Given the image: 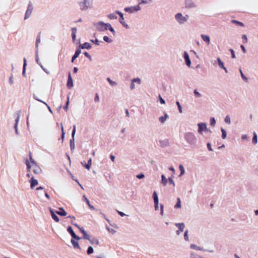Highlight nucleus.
Segmentation results:
<instances>
[{"instance_id": "nucleus-25", "label": "nucleus", "mask_w": 258, "mask_h": 258, "mask_svg": "<svg viewBox=\"0 0 258 258\" xmlns=\"http://www.w3.org/2000/svg\"><path fill=\"white\" fill-rule=\"evenodd\" d=\"M89 241L92 244L98 245L99 243L98 239L95 238L90 239Z\"/></svg>"}, {"instance_id": "nucleus-41", "label": "nucleus", "mask_w": 258, "mask_h": 258, "mask_svg": "<svg viewBox=\"0 0 258 258\" xmlns=\"http://www.w3.org/2000/svg\"><path fill=\"white\" fill-rule=\"evenodd\" d=\"M103 40L106 42H111V40L107 36L103 37Z\"/></svg>"}, {"instance_id": "nucleus-61", "label": "nucleus", "mask_w": 258, "mask_h": 258, "mask_svg": "<svg viewBox=\"0 0 258 258\" xmlns=\"http://www.w3.org/2000/svg\"><path fill=\"white\" fill-rule=\"evenodd\" d=\"M240 48H241V49H242V51L243 52V53H246V50L245 49V47L243 45H241Z\"/></svg>"}, {"instance_id": "nucleus-23", "label": "nucleus", "mask_w": 258, "mask_h": 258, "mask_svg": "<svg viewBox=\"0 0 258 258\" xmlns=\"http://www.w3.org/2000/svg\"><path fill=\"white\" fill-rule=\"evenodd\" d=\"M17 117L16 119V124H15V128L16 131H17V124H18V123L19 122L20 116V111H18L17 112Z\"/></svg>"}, {"instance_id": "nucleus-56", "label": "nucleus", "mask_w": 258, "mask_h": 258, "mask_svg": "<svg viewBox=\"0 0 258 258\" xmlns=\"http://www.w3.org/2000/svg\"><path fill=\"white\" fill-rule=\"evenodd\" d=\"M132 82H137L138 83V84H140L141 81H140V79H139V78H136V79H134L133 80H132Z\"/></svg>"}, {"instance_id": "nucleus-60", "label": "nucleus", "mask_w": 258, "mask_h": 258, "mask_svg": "<svg viewBox=\"0 0 258 258\" xmlns=\"http://www.w3.org/2000/svg\"><path fill=\"white\" fill-rule=\"evenodd\" d=\"M93 43H95V44L96 45H99V41L98 39H95L94 41V40H91Z\"/></svg>"}, {"instance_id": "nucleus-18", "label": "nucleus", "mask_w": 258, "mask_h": 258, "mask_svg": "<svg viewBox=\"0 0 258 258\" xmlns=\"http://www.w3.org/2000/svg\"><path fill=\"white\" fill-rule=\"evenodd\" d=\"M59 211L56 212V213L58 215H59L60 216H65L67 215V212L65 211V210L62 208H59Z\"/></svg>"}, {"instance_id": "nucleus-4", "label": "nucleus", "mask_w": 258, "mask_h": 258, "mask_svg": "<svg viewBox=\"0 0 258 258\" xmlns=\"http://www.w3.org/2000/svg\"><path fill=\"white\" fill-rule=\"evenodd\" d=\"M110 26V24L109 23H104L102 22H100L97 24L96 27L98 30L99 31H105L107 30L108 29V27Z\"/></svg>"}, {"instance_id": "nucleus-63", "label": "nucleus", "mask_w": 258, "mask_h": 258, "mask_svg": "<svg viewBox=\"0 0 258 258\" xmlns=\"http://www.w3.org/2000/svg\"><path fill=\"white\" fill-rule=\"evenodd\" d=\"M84 55H85L86 57H88V58H91V56L89 55V54L87 52H84Z\"/></svg>"}, {"instance_id": "nucleus-39", "label": "nucleus", "mask_w": 258, "mask_h": 258, "mask_svg": "<svg viewBox=\"0 0 258 258\" xmlns=\"http://www.w3.org/2000/svg\"><path fill=\"white\" fill-rule=\"evenodd\" d=\"M176 105L178 106V108L179 112L180 113H182V111L181 106L180 103L179 102V101H177L176 102Z\"/></svg>"}, {"instance_id": "nucleus-59", "label": "nucleus", "mask_w": 258, "mask_h": 258, "mask_svg": "<svg viewBox=\"0 0 258 258\" xmlns=\"http://www.w3.org/2000/svg\"><path fill=\"white\" fill-rule=\"evenodd\" d=\"M247 136L246 135H242L241 136V139L242 140H247Z\"/></svg>"}, {"instance_id": "nucleus-15", "label": "nucleus", "mask_w": 258, "mask_h": 258, "mask_svg": "<svg viewBox=\"0 0 258 258\" xmlns=\"http://www.w3.org/2000/svg\"><path fill=\"white\" fill-rule=\"evenodd\" d=\"M184 57L186 65L187 66L189 67L191 64V62H190L188 54L186 51H185L184 53Z\"/></svg>"}, {"instance_id": "nucleus-8", "label": "nucleus", "mask_w": 258, "mask_h": 258, "mask_svg": "<svg viewBox=\"0 0 258 258\" xmlns=\"http://www.w3.org/2000/svg\"><path fill=\"white\" fill-rule=\"evenodd\" d=\"M116 13L119 15L120 18L119 19V22L125 28H128V25L125 23L123 14L119 11H116Z\"/></svg>"}, {"instance_id": "nucleus-30", "label": "nucleus", "mask_w": 258, "mask_h": 258, "mask_svg": "<svg viewBox=\"0 0 258 258\" xmlns=\"http://www.w3.org/2000/svg\"><path fill=\"white\" fill-rule=\"evenodd\" d=\"M210 124L211 126H214L216 124V120L214 117H211L210 119Z\"/></svg>"}, {"instance_id": "nucleus-14", "label": "nucleus", "mask_w": 258, "mask_h": 258, "mask_svg": "<svg viewBox=\"0 0 258 258\" xmlns=\"http://www.w3.org/2000/svg\"><path fill=\"white\" fill-rule=\"evenodd\" d=\"M30 187L31 188H33L35 186L38 184V181L35 179L33 177H32L30 180Z\"/></svg>"}, {"instance_id": "nucleus-11", "label": "nucleus", "mask_w": 258, "mask_h": 258, "mask_svg": "<svg viewBox=\"0 0 258 258\" xmlns=\"http://www.w3.org/2000/svg\"><path fill=\"white\" fill-rule=\"evenodd\" d=\"M175 225L178 228L179 230L176 231L177 234L183 231L184 225L183 223H176Z\"/></svg>"}, {"instance_id": "nucleus-24", "label": "nucleus", "mask_w": 258, "mask_h": 258, "mask_svg": "<svg viewBox=\"0 0 258 258\" xmlns=\"http://www.w3.org/2000/svg\"><path fill=\"white\" fill-rule=\"evenodd\" d=\"M72 39H73V41H75L76 39V34L77 32V29L76 28H72Z\"/></svg>"}, {"instance_id": "nucleus-9", "label": "nucleus", "mask_w": 258, "mask_h": 258, "mask_svg": "<svg viewBox=\"0 0 258 258\" xmlns=\"http://www.w3.org/2000/svg\"><path fill=\"white\" fill-rule=\"evenodd\" d=\"M68 232L71 235L72 237L76 240H79L80 238L76 235L75 233L73 231L72 228L71 226L68 227L67 229Z\"/></svg>"}, {"instance_id": "nucleus-46", "label": "nucleus", "mask_w": 258, "mask_h": 258, "mask_svg": "<svg viewBox=\"0 0 258 258\" xmlns=\"http://www.w3.org/2000/svg\"><path fill=\"white\" fill-rule=\"evenodd\" d=\"M179 169L180 170V174L181 175L183 174L184 172V168L182 165H179Z\"/></svg>"}, {"instance_id": "nucleus-26", "label": "nucleus", "mask_w": 258, "mask_h": 258, "mask_svg": "<svg viewBox=\"0 0 258 258\" xmlns=\"http://www.w3.org/2000/svg\"><path fill=\"white\" fill-rule=\"evenodd\" d=\"M181 208V201L179 198H177V203L174 206V208L178 209Z\"/></svg>"}, {"instance_id": "nucleus-47", "label": "nucleus", "mask_w": 258, "mask_h": 258, "mask_svg": "<svg viewBox=\"0 0 258 258\" xmlns=\"http://www.w3.org/2000/svg\"><path fill=\"white\" fill-rule=\"evenodd\" d=\"M107 230L111 234H114L116 232V231L112 228H107Z\"/></svg>"}, {"instance_id": "nucleus-28", "label": "nucleus", "mask_w": 258, "mask_h": 258, "mask_svg": "<svg viewBox=\"0 0 258 258\" xmlns=\"http://www.w3.org/2000/svg\"><path fill=\"white\" fill-rule=\"evenodd\" d=\"M221 131L222 133L221 138L223 139H225L227 136V133L226 131L222 127L221 128Z\"/></svg>"}, {"instance_id": "nucleus-34", "label": "nucleus", "mask_w": 258, "mask_h": 258, "mask_svg": "<svg viewBox=\"0 0 258 258\" xmlns=\"http://www.w3.org/2000/svg\"><path fill=\"white\" fill-rule=\"evenodd\" d=\"M167 116V114H165L164 116L160 117L159 120L161 123H163L165 121Z\"/></svg>"}, {"instance_id": "nucleus-54", "label": "nucleus", "mask_w": 258, "mask_h": 258, "mask_svg": "<svg viewBox=\"0 0 258 258\" xmlns=\"http://www.w3.org/2000/svg\"><path fill=\"white\" fill-rule=\"evenodd\" d=\"M84 238L89 240H90V236L88 234H87L86 232L85 234H84Z\"/></svg>"}, {"instance_id": "nucleus-50", "label": "nucleus", "mask_w": 258, "mask_h": 258, "mask_svg": "<svg viewBox=\"0 0 258 258\" xmlns=\"http://www.w3.org/2000/svg\"><path fill=\"white\" fill-rule=\"evenodd\" d=\"M133 11H139L140 10V7L139 6H135V7H133Z\"/></svg>"}, {"instance_id": "nucleus-42", "label": "nucleus", "mask_w": 258, "mask_h": 258, "mask_svg": "<svg viewBox=\"0 0 258 258\" xmlns=\"http://www.w3.org/2000/svg\"><path fill=\"white\" fill-rule=\"evenodd\" d=\"M40 42V35H39L37 37V39H36V47H38V45L39 44V43Z\"/></svg>"}, {"instance_id": "nucleus-35", "label": "nucleus", "mask_w": 258, "mask_h": 258, "mask_svg": "<svg viewBox=\"0 0 258 258\" xmlns=\"http://www.w3.org/2000/svg\"><path fill=\"white\" fill-rule=\"evenodd\" d=\"M93 251H94L93 248L91 246H89L88 248L87 252L88 254H90L92 253L93 252Z\"/></svg>"}, {"instance_id": "nucleus-36", "label": "nucleus", "mask_w": 258, "mask_h": 258, "mask_svg": "<svg viewBox=\"0 0 258 258\" xmlns=\"http://www.w3.org/2000/svg\"><path fill=\"white\" fill-rule=\"evenodd\" d=\"M108 17L110 19H117V16L114 14H110L108 15Z\"/></svg>"}, {"instance_id": "nucleus-19", "label": "nucleus", "mask_w": 258, "mask_h": 258, "mask_svg": "<svg viewBox=\"0 0 258 258\" xmlns=\"http://www.w3.org/2000/svg\"><path fill=\"white\" fill-rule=\"evenodd\" d=\"M71 242H72L74 248L80 249V247L78 242L77 241H76L75 240L72 239L71 240Z\"/></svg>"}, {"instance_id": "nucleus-53", "label": "nucleus", "mask_w": 258, "mask_h": 258, "mask_svg": "<svg viewBox=\"0 0 258 258\" xmlns=\"http://www.w3.org/2000/svg\"><path fill=\"white\" fill-rule=\"evenodd\" d=\"M76 125H74L73 126V130L72 132V138L74 139V137L75 136V133H76Z\"/></svg>"}, {"instance_id": "nucleus-33", "label": "nucleus", "mask_w": 258, "mask_h": 258, "mask_svg": "<svg viewBox=\"0 0 258 258\" xmlns=\"http://www.w3.org/2000/svg\"><path fill=\"white\" fill-rule=\"evenodd\" d=\"M239 72H240V75H241V77L242 78V79L245 81V82H247L248 81V78L245 77L244 74H243L241 70L240 69H239Z\"/></svg>"}, {"instance_id": "nucleus-32", "label": "nucleus", "mask_w": 258, "mask_h": 258, "mask_svg": "<svg viewBox=\"0 0 258 258\" xmlns=\"http://www.w3.org/2000/svg\"><path fill=\"white\" fill-rule=\"evenodd\" d=\"M161 177H162V182L164 185H165L167 184V181L168 180V179H167L164 175H162Z\"/></svg>"}, {"instance_id": "nucleus-29", "label": "nucleus", "mask_w": 258, "mask_h": 258, "mask_svg": "<svg viewBox=\"0 0 258 258\" xmlns=\"http://www.w3.org/2000/svg\"><path fill=\"white\" fill-rule=\"evenodd\" d=\"M224 122L228 124H230L231 123L230 117L229 115H226L225 117Z\"/></svg>"}, {"instance_id": "nucleus-2", "label": "nucleus", "mask_w": 258, "mask_h": 258, "mask_svg": "<svg viewBox=\"0 0 258 258\" xmlns=\"http://www.w3.org/2000/svg\"><path fill=\"white\" fill-rule=\"evenodd\" d=\"M205 99V97L203 94L195 89V103H196L197 105L201 106L204 101Z\"/></svg>"}, {"instance_id": "nucleus-44", "label": "nucleus", "mask_w": 258, "mask_h": 258, "mask_svg": "<svg viewBox=\"0 0 258 258\" xmlns=\"http://www.w3.org/2000/svg\"><path fill=\"white\" fill-rule=\"evenodd\" d=\"M242 39H243V43H246L247 41V38L246 35L243 34L242 35Z\"/></svg>"}, {"instance_id": "nucleus-3", "label": "nucleus", "mask_w": 258, "mask_h": 258, "mask_svg": "<svg viewBox=\"0 0 258 258\" xmlns=\"http://www.w3.org/2000/svg\"><path fill=\"white\" fill-rule=\"evenodd\" d=\"M198 132L200 134H203V132H210L211 133V131H210L207 127V124L205 122H201L198 124Z\"/></svg>"}, {"instance_id": "nucleus-45", "label": "nucleus", "mask_w": 258, "mask_h": 258, "mask_svg": "<svg viewBox=\"0 0 258 258\" xmlns=\"http://www.w3.org/2000/svg\"><path fill=\"white\" fill-rule=\"evenodd\" d=\"M107 80L108 81V82L109 83V84L111 85H115L116 84V83L114 82V81H112L109 78H108L107 79Z\"/></svg>"}, {"instance_id": "nucleus-48", "label": "nucleus", "mask_w": 258, "mask_h": 258, "mask_svg": "<svg viewBox=\"0 0 258 258\" xmlns=\"http://www.w3.org/2000/svg\"><path fill=\"white\" fill-rule=\"evenodd\" d=\"M207 146L208 149L210 151H213V149H212V147H211V144L210 143H208L207 144Z\"/></svg>"}, {"instance_id": "nucleus-57", "label": "nucleus", "mask_w": 258, "mask_h": 258, "mask_svg": "<svg viewBox=\"0 0 258 258\" xmlns=\"http://www.w3.org/2000/svg\"><path fill=\"white\" fill-rule=\"evenodd\" d=\"M113 34H115V31L113 29V28L112 27V26H111V25L110 24V26L108 27V29Z\"/></svg>"}, {"instance_id": "nucleus-51", "label": "nucleus", "mask_w": 258, "mask_h": 258, "mask_svg": "<svg viewBox=\"0 0 258 258\" xmlns=\"http://www.w3.org/2000/svg\"><path fill=\"white\" fill-rule=\"evenodd\" d=\"M159 98L160 102L161 104H164L165 103V100L161 97L160 95H159Z\"/></svg>"}, {"instance_id": "nucleus-52", "label": "nucleus", "mask_w": 258, "mask_h": 258, "mask_svg": "<svg viewBox=\"0 0 258 258\" xmlns=\"http://www.w3.org/2000/svg\"><path fill=\"white\" fill-rule=\"evenodd\" d=\"M195 250H204V249L202 247H199V246H197L196 245H195Z\"/></svg>"}, {"instance_id": "nucleus-49", "label": "nucleus", "mask_w": 258, "mask_h": 258, "mask_svg": "<svg viewBox=\"0 0 258 258\" xmlns=\"http://www.w3.org/2000/svg\"><path fill=\"white\" fill-rule=\"evenodd\" d=\"M187 232H188L187 231H185L184 234V238L186 241L188 240Z\"/></svg>"}, {"instance_id": "nucleus-10", "label": "nucleus", "mask_w": 258, "mask_h": 258, "mask_svg": "<svg viewBox=\"0 0 258 258\" xmlns=\"http://www.w3.org/2000/svg\"><path fill=\"white\" fill-rule=\"evenodd\" d=\"M154 201L155 203V209L157 210L158 209V198L157 192L155 191L153 195Z\"/></svg>"}, {"instance_id": "nucleus-21", "label": "nucleus", "mask_w": 258, "mask_h": 258, "mask_svg": "<svg viewBox=\"0 0 258 258\" xmlns=\"http://www.w3.org/2000/svg\"><path fill=\"white\" fill-rule=\"evenodd\" d=\"M81 53V50H79V49H77L76 52H75V54L74 55V56L72 57V62H74V60L77 58L79 56V55Z\"/></svg>"}, {"instance_id": "nucleus-13", "label": "nucleus", "mask_w": 258, "mask_h": 258, "mask_svg": "<svg viewBox=\"0 0 258 258\" xmlns=\"http://www.w3.org/2000/svg\"><path fill=\"white\" fill-rule=\"evenodd\" d=\"M67 86L71 88L73 86V79L71 77V73H69L68 80L67 82Z\"/></svg>"}, {"instance_id": "nucleus-37", "label": "nucleus", "mask_w": 258, "mask_h": 258, "mask_svg": "<svg viewBox=\"0 0 258 258\" xmlns=\"http://www.w3.org/2000/svg\"><path fill=\"white\" fill-rule=\"evenodd\" d=\"M26 66V59L25 58H24L23 68V75H24L25 74Z\"/></svg>"}, {"instance_id": "nucleus-40", "label": "nucleus", "mask_w": 258, "mask_h": 258, "mask_svg": "<svg viewBox=\"0 0 258 258\" xmlns=\"http://www.w3.org/2000/svg\"><path fill=\"white\" fill-rule=\"evenodd\" d=\"M229 51L230 52L231 54V57L232 58H235V53H234V51L233 49L232 48H230L229 49Z\"/></svg>"}, {"instance_id": "nucleus-64", "label": "nucleus", "mask_w": 258, "mask_h": 258, "mask_svg": "<svg viewBox=\"0 0 258 258\" xmlns=\"http://www.w3.org/2000/svg\"><path fill=\"white\" fill-rule=\"evenodd\" d=\"M195 258H204L203 256H201L198 254H195Z\"/></svg>"}, {"instance_id": "nucleus-6", "label": "nucleus", "mask_w": 258, "mask_h": 258, "mask_svg": "<svg viewBox=\"0 0 258 258\" xmlns=\"http://www.w3.org/2000/svg\"><path fill=\"white\" fill-rule=\"evenodd\" d=\"M187 16L183 17L181 13H178L175 15L176 20L179 23H183L187 21Z\"/></svg>"}, {"instance_id": "nucleus-7", "label": "nucleus", "mask_w": 258, "mask_h": 258, "mask_svg": "<svg viewBox=\"0 0 258 258\" xmlns=\"http://www.w3.org/2000/svg\"><path fill=\"white\" fill-rule=\"evenodd\" d=\"M33 11V6L31 2H30L28 4L27 10L26 12L25 16V19H27L29 18Z\"/></svg>"}, {"instance_id": "nucleus-31", "label": "nucleus", "mask_w": 258, "mask_h": 258, "mask_svg": "<svg viewBox=\"0 0 258 258\" xmlns=\"http://www.w3.org/2000/svg\"><path fill=\"white\" fill-rule=\"evenodd\" d=\"M231 22L233 24H236L239 25L240 26H242V27L244 26V24L242 22L238 21L237 20H232L231 21Z\"/></svg>"}, {"instance_id": "nucleus-17", "label": "nucleus", "mask_w": 258, "mask_h": 258, "mask_svg": "<svg viewBox=\"0 0 258 258\" xmlns=\"http://www.w3.org/2000/svg\"><path fill=\"white\" fill-rule=\"evenodd\" d=\"M50 214H51V217L56 222H59V218L55 214V213H54V212L53 211V210L51 209H50Z\"/></svg>"}, {"instance_id": "nucleus-27", "label": "nucleus", "mask_w": 258, "mask_h": 258, "mask_svg": "<svg viewBox=\"0 0 258 258\" xmlns=\"http://www.w3.org/2000/svg\"><path fill=\"white\" fill-rule=\"evenodd\" d=\"M252 142L253 144H256L257 142V137L256 134L255 132H254L253 134Z\"/></svg>"}, {"instance_id": "nucleus-12", "label": "nucleus", "mask_w": 258, "mask_h": 258, "mask_svg": "<svg viewBox=\"0 0 258 258\" xmlns=\"http://www.w3.org/2000/svg\"><path fill=\"white\" fill-rule=\"evenodd\" d=\"M81 164L88 170H90V169L91 168V165H92V159L90 158L88 161V163L87 164H86V163L85 162H81Z\"/></svg>"}, {"instance_id": "nucleus-5", "label": "nucleus", "mask_w": 258, "mask_h": 258, "mask_svg": "<svg viewBox=\"0 0 258 258\" xmlns=\"http://www.w3.org/2000/svg\"><path fill=\"white\" fill-rule=\"evenodd\" d=\"M80 9L82 11L86 10L90 6V3L88 0H84L79 3Z\"/></svg>"}, {"instance_id": "nucleus-1", "label": "nucleus", "mask_w": 258, "mask_h": 258, "mask_svg": "<svg viewBox=\"0 0 258 258\" xmlns=\"http://www.w3.org/2000/svg\"><path fill=\"white\" fill-rule=\"evenodd\" d=\"M31 163L28 160L26 161L27 172H30L31 169H32L33 172L35 174H39L41 172V168L36 165L34 161L32 160L31 155H30Z\"/></svg>"}, {"instance_id": "nucleus-20", "label": "nucleus", "mask_w": 258, "mask_h": 258, "mask_svg": "<svg viewBox=\"0 0 258 258\" xmlns=\"http://www.w3.org/2000/svg\"><path fill=\"white\" fill-rule=\"evenodd\" d=\"M82 49H90L91 48V45L88 42H85L81 46Z\"/></svg>"}, {"instance_id": "nucleus-58", "label": "nucleus", "mask_w": 258, "mask_h": 258, "mask_svg": "<svg viewBox=\"0 0 258 258\" xmlns=\"http://www.w3.org/2000/svg\"><path fill=\"white\" fill-rule=\"evenodd\" d=\"M144 176H145L143 174H140L137 175V177L139 179L143 178Z\"/></svg>"}, {"instance_id": "nucleus-62", "label": "nucleus", "mask_w": 258, "mask_h": 258, "mask_svg": "<svg viewBox=\"0 0 258 258\" xmlns=\"http://www.w3.org/2000/svg\"><path fill=\"white\" fill-rule=\"evenodd\" d=\"M168 180H169V182H170V183L173 184V185L174 186H175V183H174L173 180L171 178H169Z\"/></svg>"}, {"instance_id": "nucleus-55", "label": "nucleus", "mask_w": 258, "mask_h": 258, "mask_svg": "<svg viewBox=\"0 0 258 258\" xmlns=\"http://www.w3.org/2000/svg\"><path fill=\"white\" fill-rule=\"evenodd\" d=\"M94 100L95 102H98L99 101V97L98 94H96Z\"/></svg>"}, {"instance_id": "nucleus-38", "label": "nucleus", "mask_w": 258, "mask_h": 258, "mask_svg": "<svg viewBox=\"0 0 258 258\" xmlns=\"http://www.w3.org/2000/svg\"><path fill=\"white\" fill-rule=\"evenodd\" d=\"M61 132H62V134H61V139L62 140H63L64 138V128H63V125L62 123H61Z\"/></svg>"}, {"instance_id": "nucleus-22", "label": "nucleus", "mask_w": 258, "mask_h": 258, "mask_svg": "<svg viewBox=\"0 0 258 258\" xmlns=\"http://www.w3.org/2000/svg\"><path fill=\"white\" fill-rule=\"evenodd\" d=\"M217 62L218 63L219 67L221 69H223L225 67L224 62L221 60V59L219 57L217 58Z\"/></svg>"}, {"instance_id": "nucleus-16", "label": "nucleus", "mask_w": 258, "mask_h": 258, "mask_svg": "<svg viewBox=\"0 0 258 258\" xmlns=\"http://www.w3.org/2000/svg\"><path fill=\"white\" fill-rule=\"evenodd\" d=\"M201 37L204 41H205L207 44H209L210 43V37L205 34H202Z\"/></svg>"}, {"instance_id": "nucleus-43", "label": "nucleus", "mask_w": 258, "mask_h": 258, "mask_svg": "<svg viewBox=\"0 0 258 258\" xmlns=\"http://www.w3.org/2000/svg\"><path fill=\"white\" fill-rule=\"evenodd\" d=\"M124 11L127 12H131V13H132V12H133L134 11L132 7H131V8H130V7L125 8L124 9Z\"/></svg>"}]
</instances>
